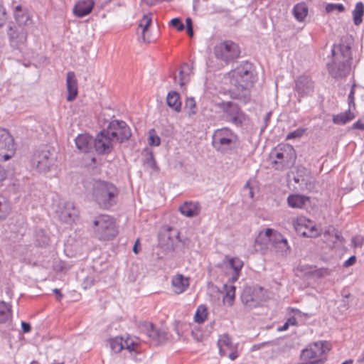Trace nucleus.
Here are the masks:
<instances>
[{"instance_id": "nucleus-1", "label": "nucleus", "mask_w": 364, "mask_h": 364, "mask_svg": "<svg viewBox=\"0 0 364 364\" xmlns=\"http://www.w3.org/2000/svg\"><path fill=\"white\" fill-rule=\"evenodd\" d=\"M229 75L230 83L235 87V90L231 92L232 98L247 102L250 97L249 90L257 80L253 65L247 61L242 62Z\"/></svg>"}, {"instance_id": "nucleus-2", "label": "nucleus", "mask_w": 364, "mask_h": 364, "mask_svg": "<svg viewBox=\"0 0 364 364\" xmlns=\"http://www.w3.org/2000/svg\"><path fill=\"white\" fill-rule=\"evenodd\" d=\"M331 53L332 62L327 64L329 75L336 80L346 77L350 71L352 60L350 48L343 44L333 45Z\"/></svg>"}, {"instance_id": "nucleus-3", "label": "nucleus", "mask_w": 364, "mask_h": 364, "mask_svg": "<svg viewBox=\"0 0 364 364\" xmlns=\"http://www.w3.org/2000/svg\"><path fill=\"white\" fill-rule=\"evenodd\" d=\"M119 191L117 186L107 181H95L92 196L95 202L102 209L107 210L116 204Z\"/></svg>"}, {"instance_id": "nucleus-4", "label": "nucleus", "mask_w": 364, "mask_h": 364, "mask_svg": "<svg viewBox=\"0 0 364 364\" xmlns=\"http://www.w3.org/2000/svg\"><path fill=\"white\" fill-rule=\"evenodd\" d=\"M237 140V135L232 129L223 127L214 132L212 144L217 151L227 154L236 147Z\"/></svg>"}, {"instance_id": "nucleus-5", "label": "nucleus", "mask_w": 364, "mask_h": 364, "mask_svg": "<svg viewBox=\"0 0 364 364\" xmlns=\"http://www.w3.org/2000/svg\"><path fill=\"white\" fill-rule=\"evenodd\" d=\"M95 237L102 241L113 240L118 234L114 219L108 215H100L93 221Z\"/></svg>"}, {"instance_id": "nucleus-6", "label": "nucleus", "mask_w": 364, "mask_h": 364, "mask_svg": "<svg viewBox=\"0 0 364 364\" xmlns=\"http://www.w3.org/2000/svg\"><path fill=\"white\" fill-rule=\"evenodd\" d=\"M270 159L276 169L284 170L294 164L296 152L290 144H279L270 152Z\"/></svg>"}, {"instance_id": "nucleus-7", "label": "nucleus", "mask_w": 364, "mask_h": 364, "mask_svg": "<svg viewBox=\"0 0 364 364\" xmlns=\"http://www.w3.org/2000/svg\"><path fill=\"white\" fill-rule=\"evenodd\" d=\"M56 153L54 149L46 147L37 151L33 157L32 164L39 172H48L55 165Z\"/></svg>"}, {"instance_id": "nucleus-8", "label": "nucleus", "mask_w": 364, "mask_h": 364, "mask_svg": "<svg viewBox=\"0 0 364 364\" xmlns=\"http://www.w3.org/2000/svg\"><path fill=\"white\" fill-rule=\"evenodd\" d=\"M223 111L225 119L237 127H241L247 119L246 114L240 107L231 101H223L218 105Z\"/></svg>"}, {"instance_id": "nucleus-9", "label": "nucleus", "mask_w": 364, "mask_h": 364, "mask_svg": "<svg viewBox=\"0 0 364 364\" xmlns=\"http://www.w3.org/2000/svg\"><path fill=\"white\" fill-rule=\"evenodd\" d=\"M240 54L238 45L232 41H225L216 44L214 48L215 58L226 63L237 59Z\"/></svg>"}, {"instance_id": "nucleus-10", "label": "nucleus", "mask_w": 364, "mask_h": 364, "mask_svg": "<svg viewBox=\"0 0 364 364\" xmlns=\"http://www.w3.org/2000/svg\"><path fill=\"white\" fill-rule=\"evenodd\" d=\"M330 350L326 341H318L304 349L301 353L302 360H320L323 364L326 358L323 355Z\"/></svg>"}, {"instance_id": "nucleus-11", "label": "nucleus", "mask_w": 364, "mask_h": 364, "mask_svg": "<svg viewBox=\"0 0 364 364\" xmlns=\"http://www.w3.org/2000/svg\"><path fill=\"white\" fill-rule=\"evenodd\" d=\"M14 140L9 132L0 128V161L11 159L15 154Z\"/></svg>"}, {"instance_id": "nucleus-12", "label": "nucleus", "mask_w": 364, "mask_h": 364, "mask_svg": "<svg viewBox=\"0 0 364 364\" xmlns=\"http://www.w3.org/2000/svg\"><path fill=\"white\" fill-rule=\"evenodd\" d=\"M297 234L306 237H316L321 234L315 223L305 217H298L294 223Z\"/></svg>"}, {"instance_id": "nucleus-13", "label": "nucleus", "mask_w": 364, "mask_h": 364, "mask_svg": "<svg viewBox=\"0 0 364 364\" xmlns=\"http://www.w3.org/2000/svg\"><path fill=\"white\" fill-rule=\"evenodd\" d=\"M107 131L109 132V134L112 138L113 141H117L120 143L128 140L131 136L130 129L124 121H112Z\"/></svg>"}, {"instance_id": "nucleus-14", "label": "nucleus", "mask_w": 364, "mask_h": 364, "mask_svg": "<svg viewBox=\"0 0 364 364\" xmlns=\"http://www.w3.org/2000/svg\"><path fill=\"white\" fill-rule=\"evenodd\" d=\"M262 288L245 287L241 295L242 304L247 308L258 306L262 301Z\"/></svg>"}, {"instance_id": "nucleus-15", "label": "nucleus", "mask_w": 364, "mask_h": 364, "mask_svg": "<svg viewBox=\"0 0 364 364\" xmlns=\"http://www.w3.org/2000/svg\"><path fill=\"white\" fill-rule=\"evenodd\" d=\"M141 331L155 345L164 343L168 340V333L164 328H157L152 323L145 322L141 325Z\"/></svg>"}, {"instance_id": "nucleus-16", "label": "nucleus", "mask_w": 364, "mask_h": 364, "mask_svg": "<svg viewBox=\"0 0 364 364\" xmlns=\"http://www.w3.org/2000/svg\"><path fill=\"white\" fill-rule=\"evenodd\" d=\"M12 48L21 50L27 41V31L22 27L10 26L7 32Z\"/></svg>"}, {"instance_id": "nucleus-17", "label": "nucleus", "mask_w": 364, "mask_h": 364, "mask_svg": "<svg viewBox=\"0 0 364 364\" xmlns=\"http://www.w3.org/2000/svg\"><path fill=\"white\" fill-rule=\"evenodd\" d=\"M113 140L107 130L100 132L94 139L93 145L100 154H109L113 149Z\"/></svg>"}, {"instance_id": "nucleus-18", "label": "nucleus", "mask_w": 364, "mask_h": 364, "mask_svg": "<svg viewBox=\"0 0 364 364\" xmlns=\"http://www.w3.org/2000/svg\"><path fill=\"white\" fill-rule=\"evenodd\" d=\"M218 346L220 355L228 356L232 360H235L238 357L235 347L228 334H223L220 336Z\"/></svg>"}, {"instance_id": "nucleus-19", "label": "nucleus", "mask_w": 364, "mask_h": 364, "mask_svg": "<svg viewBox=\"0 0 364 364\" xmlns=\"http://www.w3.org/2000/svg\"><path fill=\"white\" fill-rule=\"evenodd\" d=\"M314 82L309 76L302 75L296 80L295 90L299 97H305L313 93Z\"/></svg>"}, {"instance_id": "nucleus-20", "label": "nucleus", "mask_w": 364, "mask_h": 364, "mask_svg": "<svg viewBox=\"0 0 364 364\" xmlns=\"http://www.w3.org/2000/svg\"><path fill=\"white\" fill-rule=\"evenodd\" d=\"M270 247L277 253L282 256L287 255L290 252V247L288 245L287 240L277 231L273 235Z\"/></svg>"}, {"instance_id": "nucleus-21", "label": "nucleus", "mask_w": 364, "mask_h": 364, "mask_svg": "<svg viewBox=\"0 0 364 364\" xmlns=\"http://www.w3.org/2000/svg\"><path fill=\"white\" fill-rule=\"evenodd\" d=\"M77 210L73 202H65L60 206L58 216L63 222L70 223L77 217Z\"/></svg>"}, {"instance_id": "nucleus-22", "label": "nucleus", "mask_w": 364, "mask_h": 364, "mask_svg": "<svg viewBox=\"0 0 364 364\" xmlns=\"http://www.w3.org/2000/svg\"><path fill=\"white\" fill-rule=\"evenodd\" d=\"M14 15L18 27L28 26L32 23L31 16L26 8L17 5L14 8Z\"/></svg>"}, {"instance_id": "nucleus-23", "label": "nucleus", "mask_w": 364, "mask_h": 364, "mask_svg": "<svg viewBox=\"0 0 364 364\" xmlns=\"http://www.w3.org/2000/svg\"><path fill=\"white\" fill-rule=\"evenodd\" d=\"M66 87L68 91L67 100L72 102L76 98L78 93L77 80L75 73L73 71L67 73Z\"/></svg>"}, {"instance_id": "nucleus-24", "label": "nucleus", "mask_w": 364, "mask_h": 364, "mask_svg": "<svg viewBox=\"0 0 364 364\" xmlns=\"http://www.w3.org/2000/svg\"><path fill=\"white\" fill-rule=\"evenodd\" d=\"M200 205L198 202L186 201L180 207V213L188 217L193 218L198 215L200 213Z\"/></svg>"}, {"instance_id": "nucleus-25", "label": "nucleus", "mask_w": 364, "mask_h": 364, "mask_svg": "<svg viewBox=\"0 0 364 364\" xmlns=\"http://www.w3.org/2000/svg\"><path fill=\"white\" fill-rule=\"evenodd\" d=\"M94 4L93 0L79 1L74 6L73 13L77 17H84L92 11Z\"/></svg>"}, {"instance_id": "nucleus-26", "label": "nucleus", "mask_w": 364, "mask_h": 364, "mask_svg": "<svg viewBox=\"0 0 364 364\" xmlns=\"http://www.w3.org/2000/svg\"><path fill=\"white\" fill-rule=\"evenodd\" d=\"M276 230L267 228L265 230L260 231L255 239V246L260 245L261 248H268L271 245L273 235Z\"/></svg>"}, {"instance_id": "nucleus-27", "label": "nucleus", "mask_w": 364, "mask_h": 364, "mask_svg": "<svg viewBox=\"0 0 364 364\" xmlns=\"http://www.w3.org/2000/svg\"><path fill=\"white\" fill-rule=\"evenodd\" d=\"M171 284L173 291L176 294H180L186 291L188 288L189 279L188 277H185L183 274H178L173 277Z\"/></svg>"}, {"instance_id": "nucleus-28", "label": "nucleus", "mask_w": 364, "mask_h": 364, "mask_svg": "<svg viewBox=\"0 0 364 364\" xmlns=\"http://www.w3.org/2000/svg\"><path fill=\"white\" fill-rule=\"evenodd\" d=\"M94 139L88 134H79L75 139L76 147L82 152H89L93 145Z\"/></svg>"}, {"instance_id": "nucleus-29", "label": "nucleus", "mask_w": 364, "mask_h": 364, "mask_svg": "<svg viewBox=\"0 0 364 364\" xmlns=\"http://www.w3.org/2000/svg\"><path fill=\"white\" fill-rule=\"evenodd\" d=\"M310 203V198L300 194H291L287 198V203L293 208H303Z\"/></svg>"}, {"instance_id": "nucleus-30", "label": "nucleus", "mask_w": 364, "mask_h": 364, "mask_svg": "<svg viewBox=\"0 0 364 364\" xmlns=\"http://www.w3.org/2000/svg\"><path fill=\"white\" fill-rule=\"evenodd\" d=\"M191 73L190 65L187 63L183 64L180 68L178 75L174 76L175 82L178 83L181 87L183 86L188 82Z\"/></svg>"}, {"instance_id": "nucleus-31", "label": "nucleus", "mask_w": 364, "mask_h": 364, "mask_svg": "<svg viewBox=\"0 0 364 364\" xmlns=\"http://www.w3.org/2000/svg\"><path fill=\"white\" fill-rule=\"evenodd\" d=\"M166 102L169 107L177 112L181 110V102L180 95L177 92L171 91L167 95Z\"/></svg>"}, {"instance_id": "nucleus-32", "label": "nucleus", "mask_w": 364, "mask_h": 364, "mask_svg": "<svg viewBox=\"0 0 364 364\" xmlns=\"http://www.w3.org/2000/svg\"><path fill=\"white\" fill-rule=\"evenodd\" d=\"M355 117V114L349 108L345 112L333 115L332 120L335 124L344 125L352 121Z\"/></svg>"}, {"instance_id": "nucleus-33", "label": "nucleus", "mask_w": 364, "mask_h": 364, "mask_svg": "<svg viewBox=\"0 0 364 364\" xmlns=\"http://www.w3.org/2000/svg\"><path fill=\"white\" fill-rule=\"evenodd\" d=\"M292 12L295 18L301 22L306 17L309 9L305 3H299L294 6Z\"/></svg>"}, {"instance_id": "nucleus-34", "label": "nucleus", "mask_w": 364, "mask_h": 364, "mask_svg": "<svg viewBox=\"0 0 364 364\" xmlns=\"http://www.w3.org/2000/svg\"><path fill=\"white\" fill-rule=\"evenodd\" d=\"M228 264L230 268L234 271L231 279L232 282H234L238 279L240 272L243 267V262L238 257H232L228 259Z\"/></svg>"}, {"instance_id": "nucleus-35", "label": "nucleus", "mask_w": 364, "mask_h": 364, "mask_svg": "<svg viewBox=\"0 0 364 364\" xmlns=\"http://www.w3.org/2000/svg\"><path fill=\"white\" fill-rule=\"evenodd\" d=\"M223 288L225 291V294L223 296V303L228 306H232L235 297V287L233 285L224 284Z\"/></svg>"}, {"instance_id": "nucleus-36", "label": "nucleus", "mask_w": 364, "mask_h": 364, "mask_svg": "<svg viewBox=\"0 0 364 364\" xmlns=\"http://www.w3.org/2000/svg\"><path fill=\"white\" fill-rule=\"evenodd\" d=\"M363 14L364 4L361 1L358 2L353 11V23L355 25L358 26L362 23Z\"/></svg>"}, {"instance_id": "nucleus-37", "label": "nucleus", "mask_w": 364, "mask_h": 364, "mask_svg": "<svg viewBox=\"0 0 364 364\" xmlns=\"http://www.w3.org/2000/svg\"><path fill=\"white\" fill-rule=\"evenodd\" d=\"M151 22H152V18H151V16L150 14L144 15L143 18L141 19V21L139 22V28L141 29V38L144 42L149 41L146 38L145 32L146 31V30L151 25Z\"/></svg>"}, {"instance_id": "nucleus-38", "label": "nucleus", "mask_w": 364, "mask_h": 364, "mask_svg": "<svg viewBox=\"0 0 364 364\" xmlns=\"http://www.w3.org/2000/svg\"><path fill=\"white\" fill-rule=\"evenodd\" d=\"M143 164L144 166L151 168L153 171L159 170V167L156 165V162L155 161L153 152L151 151H147L144 154Z\"/></svg>"}, {"instance_id": "nucleus-39", "label": "nucleus", "mask_w": 364, "mask_h": 364, "mask_svg": "<svg viewBox=\"0 0 364 364\" xmlns=\"http://www.w3.org/2000/svg\"><path fill=\"white\" fill-rule=\"evenodd\" d=\"M11 317V309L4 301L0 302V323H6Z\"/></svg>"}, {"instance_id": "nucleus-40", "label": "nucleus", "mask_w": 364, "mask_h": 364, "mask_svg": "<svg viewBox=\"0 0 364 364\" xmlns=\"http://www.w3.org/2000/svg\"><path fill=\"white\" fill-rule=\"evenodd\" d=\"M184 109L189 116L196 114V102L193 97H187L185 102Z\"/></svg>"}, {"instance_id": "nucleus-41", "label": "nucleus", "mask_w": 364, "mask_h": 364, "mask_svg": "<svg viewBox=\"0 0 364 364\" xmlns=\"http://www.w3.org/2000/svg\"><path fill=\"white\" fill-rule=\"evenodd\" d=\"M110 347L115 353L120 352L124 349V339L122 337H115L109 341Z\"/></svg>"}, {"instance_id": "nucleus-42", "label": "nucleus", "mask_w": 364, "mask_h": 364, "mask_svg": "<svg viewBox=\"0 0 364 364\" xmlns=\"http://www.w3.org/2000/svg\"><path fill=\"white\" fill-rule=\"evenodd\" d=\"M9 210L6 198L0 196V220L4 219L8 215Z\"/></svg>"}, {"instance_id": "nucleus-43", "label": "nucleus", "mask_w": 364, "mask_h": 364, "mask_svg": "<svg viewBox=\"0 0 364 364\" xmlns=\"http://www.w3.org/2000/svg\"><path fill=\"white\" fill-rule=\"evenodd\" d=\"M207 318V311L205 307L200 306L198 308L195 316L194 320L196 322L198 323H202L205 321Z\"/></svg>"}, {"instance_id": "nucleus-44", "label": "nucleus", "mask_w": 364, "mask_h": 364, "mask_svg": "<svg viewBox=\"0 0 364 364\" xmlns=\"http://www.w3.org/2000/svg\"><path fill=\"white\" fill-rule=\"evenodd\" d=\"M124 349H127L130 352L136 351L138 349V342L132 338H127L126 340H124Z\"/></svg>"}, {"instance_id": "nucleus-45", "label": "nucleus", "mask_w": 364, "mask_h": 364, "mask_svg": "<svg viewBox=\"0 0 364 364\" xmlns=\"http://www.w3.org/2000/svg\"><path fill=\"white\" fill-rule=\"evenodd\" d=\"M149 144L151 146H159L161 144L160 137L156 134L154 129H151L149 132Z\"/></svg>"}, {"instance_id": "nucleus-46", "label": "nucleus", "mask_w": 364, "mask_h": 364, "mask_svg": "<svg viewBox=\"0 0 364 364\" xmlns=\"http://www.w3.org/2000/svg\"><path fill=\"white\" fill-rule=\"evenodd\" d=\"M36 240L38 244L41 247L47 245L49 242V237L43 231H41L36 234Z\"/></svg>"}, {"instance_id": "nucleus-47", "label": "nucleus", "mask_w": 364, "mask_h": 364, "mask_svg": "<svg viewBox=\"0 0 364 364\" xmlns=\"http://www.w3.org/2000/svg\"><path fill=\"white\" fill-rule=\"evenodd\" d=\"M325 9L327 13H331L334 11H338V12H343L345 11L344 6L342 4L329 3L326 5Z\"/></svg>"}, {"instance_id": "nucleus-48", "label": "nucleus", "mask_w": 364, "mask_h": 364, "mask_svg": "<svg viewBox=\"0 0 364 364\" xmlns=\"http://www.w3.org/2000/svg\"><path fill=\"white\" fill-rule=\"evenodd\" d=\"M306 131V129H305V128H298L296 130L289 132L287 135L286 139L291 140V139H294L300 138L304 135V134L305 133Z\"/></svg>"}, {"instance_id": "nucleus-49", "label": "nucleus", "mask_w": 364, "mask_h": 364, "mask_svg": "<svg viewBox=\"0 0 364 364\" xmlns=\"http://www.w3.org/2000/svg\"><path fill=\"white\" fill-rule=\"evenodd\" d=\"M171 25L181 31L184 29V25L178 18H174L171 21Z\"/></svg>"}, {"instance_id": "nucleus-50", "label": "nucleus", "mask_w": 364, "mask_h": 364, "mask_svg": "<svg viewBox=\"0 0 364 364\" xmlns=\"http://www.w3.org/2000/svg\"><path fill=\"white\" fill-rule=\"evenodd\" d=\"M95 283V279L92 277H87L85 278L83 282H82V287L84 289H88L90 288L92 286L94 285Z\"/></svg>"}, {"instance_id": "nucleus-51", "label": "nucleus", "mask_w": 364, "mask_h": 364, "mask_svg": "<svg viewBox=\"0 0 364 364\" xmlns=\"http://www.w3.org/2000/svg\"><path fill=\"white\" fill-rule=\"evenodd\" d=\"M6 21V9L0 4V28L5 23Z\"/></svg>"}, {"instance_id": "nucleus-52", "label": "nucleus", "mask_w": 364, "mask_h": 364, "mask_svg": "<svg viewBox=\"0 0 364 364\" xmlns=\"http://www.w3.org/2000/svg\"><path fill=\"white\" fill-rule=\"evenodd\" d=\"M186 29L187 33L189 36L193 37V25H192V20L191 18H187L186 20Z\"/></svg>"}, {"instance_id": "nucleus-53", "label": "nucleus", "mask_w": 364, "mask_h": 364, "mask_svg": "<svg viewBox=\"0 0 364 364\" xmlns=\"http://www.w3.org/2000/svg\"><path fill=\"white\" fill-rule=\"evenodd\" d=\"M172 0H141V2L146 4L148 6H154L156 4L161 3L162 1L170 2Z\"/></svg>"}, {"instance_id": "nucleus-54", "label": "nucleus", "mask_w": 364, "mask_h": 364, "mask_svg": "<svg viewBox=\"0 0 364 364\" xmlns=\"http://www.w3.org/2000/svg\"><path fill=\"white\" fill-rule=\"evenodd\" d=\"M354 95L353 92H350L348 97V103L350 109L355 108Z\"/></svg>"}, {"instance_id": "nucleus-55", "label": "nucleus", "mask_w": 364, "mask_h": 364, "mask_svg": "<svg viewBox=\"0 0 364 364\" xmlns=\"http://www.w3.org/2000/svg\"><path fill=\"white\" fill-rule=\"evenodd\" d=\"M352 129H359V130H364V123L361 122L360 120H358L352 125Z\"/></svg>"}, {"instance_id": "nucleus-56", "label": "nucleus", "mask_w": 364, "mask_h": 364, "mask_svg": "<svg viewBox=\"0 0 364 364\" xmlns=\"http://www.w3.org/2000/svg\"><path fill=\"white\" fill-rule=\"evenodd\" d=\"M356 261V258L355 256H352L350 258H348L346 261L344 262V267H348L349 266H351L355 264Z\"/></svg>"}, {"instance_id": "nucleus-57", "label": "nucleus", "mask_w": 364, "mask_h": 364, "mask_svg": "<svg viewBox=\"0 0 364 364\" xmlns=\"http://www.w3.org/2000/svg\"><path fill=\"white\" fill-rule=\"evenodd\" d=\"M6 178V171L3 166L0 165V185Z\"/></svg>"}, {"instance_id": "nucleus-58", "label": "nucleus", "mask_w": 364, "mask_h": 364, "mask_svg": "<svg viewBox=\"0 0 364 364\" xmlns=\"http://www.w3.org/2000/svg\"><path fill=\"white\" fill-rule=\"evenodd\" d=\"M21 328H22V331L24 332V333H28L30 331H31V326L28 323H26V322H21Z\"/></svg>"}, {"instance_id": "nucleus-59", "label": "nucleus", "mask_w": 364, "mask_h": 364, "mask_svg": "<svg viewBox=\"0 0 364 364\" xmlns=\"http://www.w3.org/2000/svg\"><path fill=\"white\" fill-rule=\"evenodd\" d=\"M286 323L288 324L289 326L297 325V321L294 316H291L290 318H289L287 320Z\"/></svg>"}, {"instance_id": "nucleus-60", "label": "nucleus", "mask_w": 364, "mask_h": 364, "mask_svg": "<svg viewBox=\"0 0 364 364\" xmlns=\"http://www.w3.org/2000/svg\"><path fill=\"white\" fill-rule=\"evenodd\" d=\"M139 244V240H137L136 242H135V244L134 245V247H133V252L135 253V254H138L139 252V249L138 248V245Z\"/></svg>"}, {"instance_id": "nucleus-61", "label": "nucleus", "mask_w": 364, "mask_h": 364, "mask_svg": "<svg viewBox=\"0 0 364 364\" xmlns=\"http://www.w3.org/2000/svg\"><path fill=\"white\" fill-rule=\"evenodd\" d=\"M289 327L288 324L285 322L282 326H279L277 330L279 331H287Z\"/></svg>"}, {"instance_id": "nucleus-62", "label": "nucleus", "mask_w": 364, "mask_h": 364, "mask_svg": "<svg viewBox=\"0 0 364 364\" xmlns=\"http://www.w3.org/2000/svg\"><path fill=\"white\" fill-rule=\"evenodd\" d=\"M53 291L58 296L59 300L63 297V294L58 289H54Z\"/></svg>"}, {"instance_id": "nucleus-63", "label": "nucleus", "mask_w": 364, "mask_h": 364, "mask_svg": "<svg viewBox=\"0 0 364 364\" xmlns=\"http://www.w3.org/2000/svg\"><path fill=\"white\" fill-rule=\"evenodd\" d=\"M358 362L360 363H364V350L361 355L358 357Z\"/></svg>"}, {"instance_id": "nucleus-64", "label": "nucleus", "mask_w": 364, "mask_h": 364, "mask_svg": "<svg viewBox=\"0 0 364 364\" xmlns=\"http://www.w3.org/2000/svg\"><path fill=\"white\" fill-rule=\"evenodd\" d=\"M192 336L197 341H200V338H198V336H196V333L193 331H192Z\"/></svg>"}]
</instances>
